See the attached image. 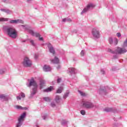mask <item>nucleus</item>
<instances>
[{"label":"nucleus","mask_w":127,"mask_h":127,"mask_svg":"<svg viewBox=\"0 0 127 127\" xmlns=\"http://www.w3.org/2000/svg\"><path fill=\"white\" fill-rule=\"evenodd\" d=\"M23 64L25 67H30L32 65L31 61L28 58L26 57L24 59Z\"/></svg>","instance_id":"2"},{"label":"nucleus","mask_w":127,"mask_h":127,"mask_svg":"<svg viewBox=\"0 0 127 127\" xmlns=\"http://www.w3.org/2000/svg\"><path fill=\"white\" fill-rule=\"evenodd\" d=\"M92 35H93L94 37H95L96 38H99L100 37V33L93 32L92 33Z\"/></svg>","instance_id":"16"},{"label":"nucleus","mask_w":127,"mask_h":127,"mask_svg":"<svg viewBox=\"0 0 127 127\" xmlns=\"http://www.w3.org/2000/svg\"><path fill=\"white\" fill-rule=\"evenodd\" d=\"M67 18H64L63 19V22H66V21H67Z\"/></svg>","instance_id":"40"},{"label":"nucleus","mask_w":127,"mask_h":127,"mask_svg":"<svg viewBox=\"0 0 127 127\" xmlns=\"http://www.w3.org/2000/svg\"><path fill=\"white\" fill-rule=\"evenodd\" d=\"M56 102L57 103H59V101H60V96H57L56 97V99H55Z\"/></svg>","instance_id":"23"},{"label":"nucleus","mask_w":127,"mask_h":127,"mask_svg":"<svg viewBox=\"0 0 127 127\" xmlns=\"http://www.w3.org/2000/svg\"><path fill=\"white\" fill-rule=\"evenodd\" d=\"M83 107H84V108H86V109H92L94 107L93 103L89 102H83Z\"/></svg>","instance_id":"5"},{"label":"nucleus","mask_w":127,"mask_h":127,"mask_svg":"<svg viewBox=\"0 0 127 127\" xmlns=\"http://www.w3.org/2000/svg\"><path fill=\"white\" fill-rule=\"evenodd\" d=\"M93 7H95V5H94V4L92 3L88 4L86 7L84 8L82 11L81 12V14H83V13L87 12L88 9H90V8H93Z\"/></svg>","instance_id":"3"},{"label":"nucleus","mask_w":127,"mask_h":127,"mask_svg":"<svg viewBox=\"0 0 127 127\" xmlns=\"http://www.w3.org/2000/svg\"><path fill=\"white\" fill-rule=\"evenodd\" d=\"M8 18H0V22L2 21H8Z\"/></svg>","instance_id":"21"},{"label":"nucleus","mask_w":127,"mask_h":127,"mask_svg":"<svg viewBox=\"0 0 127 127\" xmlns=\"http://www.w3.org/2000/svg\"><path fill=\"white\" fill-rule=\"evenodd\" d=\"M22 125V123H21V122H18V124L17 125L16 127H21Z\"/></svg>","instance_id":"33"},{"label":"nucleus","mask_w":127,"mask_h":127,"mask_svg":"<svg viewBox=\"0 0 127 127\" xmlns=\"http://www.w3.org/2000/svg\"><path fill=\"white\" fill-rule=\"evenodd\" d=\"M68 96V94L66 95V96Z\"/></svg>","instance_id":"49"},{"label":"nucleus","mask_w":127,"mask_h":127,"mask_svg":"<svg viewBox=\"0 0 127 127\" xmlns=\"http://www.w3.org/2000/svg\"><path fill=\"white\" fill-rule=\"evenodd\" d=\"M44 100L46 102H50V101H51V99H50L49 97H44Z\"/></svg>","instance_id":"24"},{"label":"nucleus","mask_w":127,"mask_h":127,"mask_svg":"<svg viewBox=\"0 0 127 127\" xmlns=\"http://www.w3.org/2000/svg\"><path fill=\"white\" fill-rule=\"evenodd\" d=\"M0 99H5V96L3 94H1L0 95Z\"/></svg>","instance_id":"35"},{"label":"nucleus","mask_w":127,"mask_h":127,"mask_svg":"<svg viewBox=\"0 0 127 127\" xmlns=\"http://www.w3.org/2000/svg\"><path fill=\"white\" fill-rule=\"evenodd\" d=\"M10 23L11 24L17 23V20H11L10 21Z\"/></svg>","instance_id":"26"},{"label":"nucleus","mask_w":127,"mask_h":127,"mask_svg":"<svg viewBox=\"0 0 127 127\" xmlns=\"http://www.w3.org/2000/svg\"><path fill=\"white\" fill-rule=\"evenodd\" d=\"M69 72L70 74H75V68L73 67H70L68 68Z\"/></svg>","instance_id":"18"},{"label":"nucleus","mask_w":127,"mask_h":127,"mask_svg":"<svg viewBox=\"0 0 127 127\" xmlns=\"http://www.w3.org/2000/svg\"><path fill=\"white\" fill-rule=\"evenodd\" d=\"M17 100H21V98L19 96H17Z\"/></svg>","instance_id":"42"},{"label":"nucleus","mask_w":127,"mask_h":127,"mask_svg":"<svg viewBox=\"0 0 127 127\" xmlns=\"http://www.w3.org/2000/svg\"><path fill=\"white\" fill-rule=\"evenodd\" d=\"M109 41L110 44H113V41H114V40L112 38H110L109 39Z\"/></svg>","instance_id":"30"},{"label":"nucleus","mask_w":127,"mask_h":127,"mask_svg":"<svg viewBox=\"0 0 127 127\" xmlns=\"http://www.w3.org/2000/svg\"><path fill=\"white\" fill-rule=\"evenodd\" d=\"M0 10H1V11H3V12H5L7 14H10V13L12 12L11 10H10L8 9L1 8Z\"/></svg>","instance_id":"12"},{"label":"nucleus","mask_w":127,"mask_h":127,"mask_svg":"<svg viewBox=\"0 0 127 127\" xmlns=\"http://www.w3.org/2000/svg\"><path fill=\"white\" fill-rule=\"evenodd\" d=\"M26 116V113L25 112L22 114L18 118V122H22L24 121V118H25Z\"/></svg>","instance_id":"10"},{"label":"nucleus","mask_w":127,"mask_h":127,"mask_svg":"<svg viewBox=\"0 0 127 127\" xmlns=\"http://www.w3.org/2000/svg\"><path fill=\"white\" fill-rule=\"evenodd\" d=\"M80 114H81V115L84 116V115L86 114V112L84 110H81L80 111Z\"/></svg>","instance_id":"32"},{"label":"nucleus","mask_w":127,"mask_h":127,"mask_svg":"<svg viewBox=\"0 0 127 127\" xmlns=\"http://www.w3.org/2000/svg\"><path fill=\"white\" fill-rule=\"evenodd\" d=\"M57 69H60V66L59 65L58 67H57Z\"/></svg>","instance_id":"45"},{"label":"nucleus","mask_w":127,"mask_h":127,"mask_svg":"<svg viewBox=\"0 0 127 127\" xmlns=\"http://www.w3.org/2000/svg\"><path fill=\"white\" fill-rule=\"evenodd\" d=\"M31 86H34V88L33 89V91L31 94V96H33V95L35 94V93H36V88H37V84L34 80L30 81L28 86L30 87Z\"/></svg>","instance_id":"1"},{"label":"nucleus","mask_w":127,"mask_h":127,"mask_svg":"<svg viewBox=\"0 0 127 127\" xmlns=\"http://www.w3.org/2000/svg\"><path fill=\"white\" fill-rule=\"evenodd\" d=\"M100 91H103V90L101 89V90H100Z\"/></svg>","instance_id":"48"},{"label":"nucleus","mask_w":127,"mask_h":127,"mask_svg":"<svg viewBox=\"0 0 127 127\" xmlns=\"http://www.w3.org/2000/svg\"><path fill=\"white\" fill-rule=\"evenodd\" d=\"M17 23H22V24H23V21L22 20L17 19Z\"/></svg>","instance_id":"27"},{"label":"nucleus","mask_w":127,"mask_h":127,"mask_svg":"<svg viewBox=\"0 0 127 127\" xmlns=\"http://www.w3.org/2000/svg\"><path fill=\"white\" fill-rule=\"evenodd\" d=\"M62 90H63V87H60L57 90V93L58 94H60L62 93Z\"/></svg>","instance_id":"20"},{"label":"nucleus","mask_w":127,"mask_h":127,"mask_svg":"<svg viewBox=\"0 0 127 127\" xmlns=\"http://www.w3.org/2000/svg\"><path fill=\"white\" fill-rule=\"evenodd\" d=\"M5 70L4 69H0V74L2 75V74H4Z\"/></svg>","instance_id":"31"},{"label":"nucleus","mask_w":127,"mask_h":127,"mask_svg":"<svg viewBox=\"0 0 127 127\" xmlns=\"http://www.w3.org/2000/svg\"><path fill=\"white\" fill-rule=\"evenodd\" d=\"M126 52H127V50L122 48H118L116 50V54H124Z\"/></svg>","instance_id":"6"},{"label":"nucleus","mask_w":127,"mask_h":127,"mask_svg":"<svg viewBox=\"0 0 127 127\" xmlns=\"http://www.w3.org/2000/svg\"><path fill=\"white\" fill-rule=\"evenodd\" d=\"M61 81V78L58 79V81H57L58 83H60Z\"/></svg>","instance_id":"41"},{"label":"nucleus","mask_w":127,"mask_h":127,"mask_svg":"<svg viewBox=\"0 0 127 127\" xmlns=\"http://www.w3.org/2000/svg\"><path fill=\"white\" fill-rule=\"evenodd\" d=\"M78 92L79 93L81 96H82V97H85V96H86V94H85V93H83V92L80 90H78Z\"/></svg>","instance_id":"25"},{"label":"nucleus","mask_w":127,"mask_h":127,"mask_svg":"<svg viewBox=\"0 0 127 127\" xmlns=\"http://www.w3.org/2000/svg\"><path fill=\"white\" fill-rule=\"evenodd\" d=\"M2 1L4 2L5 1V0H2Z\"/></svg>","instance_id":"46"},{"label":"nucleus","mask_w":127,"mask_h":127,"mask_svg":"<svg viewBox=\"0 0 127 127\" xmlns=\"http://www.w3.org/2000/svg\"><path fill=\"white\" fill-rule=\"evenodd\" d=\"M28 0V1H29V0Z\"/></svg>","instance_id":"47"},{"label":"nucleus","mask_w":127,"mask_h":127,"mask_svg":"<svg viewBox=\"0 0 127 127\" xmlns=\"http://www.w3.org/2000/svg\"><path fill=\"white\" fill-rule=\"evenodd\" d=\"M50 46H51V44H49L48 45V47L49 48L50 52L54 55L55 54V51H54V49H53V47Z\"/></svg>","instance_id":"13"},{"label":"nucleus","mask_w":127,"mask_h":127,"mask_svg":"<svg viewBox=\"0 0 127 127\" xmlns=\"http://www.w3.org/2000/svg\"><path fill=\"white\" fill-rule=\"evenodd\" d=\"M52 63H55L56 64H57L58 63H59V59L57 58V57H55V59L51 60Z\"/></svg>","instance_id":"14"},{"label":"nucleus","mask_w":127,"mask_h":127,"mask_svg":"<svg viewBox=\"0 0 127 127\" xmlns=\"http://www.w3.org/2000/svg\"><path fill=\"white\" fill-rule=\"evenodd\" d=\"M6 34L12 38H16L17 37V33L16 32H7Z\"/></svg>","instance_id":"8"},{"label":"nucleus","mask_w":127,"mask_h":127,"mask_svg":"<svg viewBox=\"0 0 127 127\" xmlns=\"http://www.w3.org/2000/svg\"><path fill=\"white\" fill-rule=\"evenodd\" d=\"M51 106H52V107H55V104H54V103H51Z\"/></svg>","instance_id":"43"},{"label":"nucleus","mask_w":127,"mask_h":127,"mask_svg":"<svg viewBox=\"0 0 127 127\" xmlns=\"http://www.w3.org/2000/svg\"><path fill=\"white\" fill-rule=\"evenodd\" d=\"M66 21L70 22L72 21V20H71L70 18H66Z\"/></svg>","instance_id":"38"},{"label":"nucleus","mask_w":127,"mask_h":127,"mask_svg":"<svg viewBox=\"0 0 127 127\" xmlns=\"http://www.w3.org/2000/svg\"><path fill=\"white\" fill-rule=\"evenodd\" d=\"M43 70L45 72H48L51 71V67L49 65H45L43 67Z\"/></svg>","instance_id":"11"},{"label":"nucleus","mask_w":127,"mask_h":127,"mask_svg":"<svg viewBox=\"0 0 127 127\" xmlns=\"http://www.w3.org/2000/svg\"><path fill=\"white\" fill-rule=\"evenodd\" d=\"M21 26L23 27V29L25 30V31H29V32H33V31L31 29V27L30 26H28V25H21Z\"/></svg>","instance_id":"7"},{"label":"nucleus","mask_w":127,"mask_h":127,"mask_svg":"<svg viewBox=\"0 0 127 127\" xmlns=\"http://www.w3.org/2000/svg\"><path fill=\"white\" fill-rule=\"evenodd\" d=\"M114 41H115V42H114L115 45H117V44H118V39L115 38V39H114Z\"/></svg>","instance_id":"34"},{"label":"nucleus","mask_w":127,"mask_h":127,"mask_svg":"<svg viewBox=\"0 0 127 127\" xmlns=\"http://www.w3.org/2000/svg\"><path fill=\"white\" fill-rule=\"evenodd\" d=\"M40 88L41 89H42V88H43V86H44V80H41L40 81Z\"/></svg>","instance_id":"19"},{"label":"nucleus","mask_w":127,"mask_h":127,"mask_svg":"<svg viewBox=\"0 0 127 127\" xmlns=\"http://www.w3.org/2000/svg\"><path fill=\"white\" fill-rule=\"evenodd\" d=\"M92 32H99V30L96 28H94L92 30Z\"/></svg>","instance_id":"29"},{"label":"nucleus","mask_w":127,"mask_h":127,"mask_svg":"<svg viewBox=\"0 0 127 127\" xmlns=\"http://www.w3.org/2000/svg\"><path fill=\"white\" fill-rule=\"evenodd\" d=\"M121 33H117V36H118V37H121Z\"/></svg>","instance_id":"39"},{"label":"nucleus","mask_w":127,"mask_h":127,"mask_svg":"<svg viewBox=\"0 0 127 127\" xmlns=\"http://www.w3.org/2000/svg\"><path fill=\"white\" fill-rule=\"evenodd\" d=\"M101 73L102 74H105V71H104V70H101Z\"/></svg>","instance_id":"44"},{"label":"nucleus","mask_w":127,"mask_h":127,"mask_svg":"<svg viewBox=\"0 0 127 127\" xmlns=\"http://www.w3.org/2000/svg\"><path fill=\"white\" fill-rule=\"evenodd\" d=\"M84 55H85V52L84 51H81L80 53L81 56H84Z\"/></svg>","instance_id":"36"},{"label":"nucleus","mask_w":127,"mask_h":127,"mask_svg":"<svg viewBox=\"0 0 127 127\" xmlns=\"http://www.w3.org/2000/svg\"><path fill=\"white\" fill-rule=\"evenodd\" d=\"M53 90H54V88H53V87L50 86V87L45 89L44 90V92H51V91H53Z\"/></svg>","instance_id":"15"},{"label":"nucleus","mask_w":127,"mask_h":127,"mask_svg":"<svg viewBox=\"0 0 127 127\" xmlns=\"http://www.w3.org/2000/svg\"><path fill=\"white\" fill-rule=\"evenodd\" d=\"M30 34H31V35H32V36H34V37H39V40H41V41L43 40V38H42V37L40 38V34L39 33L31 32Z\"/></svg>","instance_id":"9"},{"label":"nucleus","mask_w":127,"mask_h":127,"mask_svg":"<svg viewBox=\"0 0 127 127\" xmlns=\"http://www.w3.org/2000/svg\"><path fill=\"white\" fill-rule=\"evenodd\" d=\"M15 108L18 110H26L27 109V107H21V106H19V105H16L15 106Z\"/></svg>","instance_id":"17"},{"label":"nucleus","mask_w":127,"mask_h":127,"mask_svg":"<svg viewBox=\"0 0 127 127\" xmlns=\"http://www.w3.org/2000/svg\"><path fill=\"white\" fill-rule=\"evenodd\" d=\"M3 30L4 31H6L7 32H16V30L14 28H8L7 26H3Z\"/></svg>","instance_id":"4"},{"label":"nucleus","mask_w":127,"mask_h":127,"mask_svg":"<svg viewBox=\"0 0 127 127\" xmlns=\"http://www.w3.org/2000/svg\"><path fill=\"white\" fill-rule=\"evenodd\" d=\"M30 43L33 45V46H35V43L34 42V41L31 40L30 41Z\"/></svg>","instance_id":"28"},{"label":"nucleus","mask_w":127,"mask_h":127,"mask_svg":"<svg viewBox=\"0 0 127 127\" xmlns=\"http://www.w3.org/2000/svg\"><path fill=\"white\" fill-rule=\"evenodd\" d=\"M21 97H22V98H25V94L23 93H21Z\"/></svg>","instance_id":"37"},{"label":"nucleus","mask_w":127,"mask_h":127,"mask_svg":"<svg viewBox=\"0 0 127 127\" xmlns=\"http://www.w3.org/2000/svg\"><path fill=\"white\" fill-rule=\"evenodd\" d=\"M112 111H113V109L112 108H106L104 109L105 112H112Z\"/></svg>","instance_id":"22"}]
</instances>
